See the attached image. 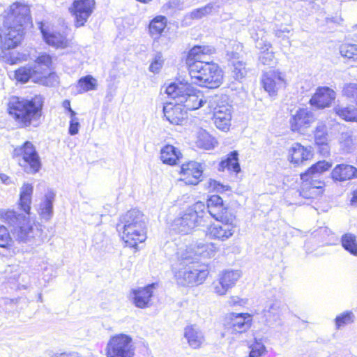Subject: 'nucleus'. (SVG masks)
<instances>
[{
  "instance_id": "nucleus-37",
  "label": "nucleus",
  "mask_w": 357,
  "mask_h": 357,
  "mask_svg": "<svg viewBox=\"0 0 357 357\" xmlns=\"http://www.w3.org/2000/svg\"><path fill=\"white\" fill-rule=\"evenodd\" d=\"M256 47L262 50L259 59L262 64L266 66H272L275 64V61L274 54L273 52L268 51L271 47V44L269 43H265L262 40L257 41Z\"/></svg>"
},
{
  "instance_id": "nucleus-7",
  "label": "nucleus",
  "mask_w": 357,
  "mask_h": 357,
  "mask_svg": "<svg viewBox=\"0 0 357 357\" xmlns=\"http://www.w3.org/2000/svg\"><path fill=\"white\" fill-rule=\"evenodd\" d=\"M206 205L198 202L189 207L181 216L176 218L172 225V229L181 234H188L192 230L206 222Z\"/></svg>"
},
{
  "instance_id": "nucleus-60",
  "label": "nucleus",
  "mask_w": 357,
  "mask_h": 357,
  "mask_svg": "<svg viewBox=\"0 0 357 357\" xmlns=\"http://www.w3.org/2000/svg\"><path fill=\"white\" fill-rule=\"evenodd\" d=\"M68 112L70 113V118L76 117L77 113L72 109Z\"/></svg>"
},
{
  "instance_id": "nucleus-22",
  "label": "nucleus",
  "mask_w": 357,
  "mask_h": 357,
  "mask_svg": "<svg viewBox=\"0 0 357 357\" xmlns=\"http://www.w3.org/2000/svg\"><path fill=\"white\" fill-rule=\"evenodd\" d=\"M15 78L22 83H26L29 80L38 83L42 81L43 73L37 65L27 64L15 71Z\"/></svg>"
},
{
  "instance_id": "nucleus-48",
  "label": "nucleus",
  "mask_w": 357,
  "mask_h": 357,
  "mask_svg": "<svg viewBox=\"0 0 357 357\" xmlns=\"http://www.w3.org/2000/svg\"><path fill=\"white\" fill-rule=\"evenodd\" d=\"M340 146L342 149L345 152H351L353 149L354 142L352 136L349 132H343L340 137Z\"/></svg>"
},
{
  "instance_id": "nucleus-10",
  "label": "nucleus",
  "mask_w": 357,
  "mask_h": 357,
  "mask_svg": "<svg viewBox=\"0 0 357 357\" xmlns=\"http://www.w3.org/2000/svg\"><path fill=\"white\" fill-rule=\"evenodd\" d=\"M215 104L213 107V123L220 130L227 131L231 126L232 107L227 102L226 96H215L213 98Z\"/></svg>"
},
{
  "instance_id": "nucleus-45",
  "label": "nucleus",
  "mask_w": 357,
  "mask_h": 357,
  "mask_svg": "<svg viewBox=\"0 0 357 357\" xmlns=\"http://www.w3.org/2000/svg\"><path fill=\"white\" fill-rule=\"evenodd\" d=\"M342 96L357 104V83H346L342 90Z\"/></svg>"
},
{
  "instance_id": "nucleus-59",
  "label": "nucleus",
  "mask_w": 357,
  "mask_h": 357,
  "mask_svg": "<svg viewBox=\"0 0 357 357\" xmlns=\"http://www.w3.org/2000/svg\"><path fill=\"white\" fill-rule=\"evenodd\" d=\"M79 122V119L76 117L70 118V123H77Z\"/></svg>"
},
{
  "instance_id": "nucleus-36",
  "label": "nucleus",
  "mask_w": 357,
  "mask_h": 357,
  "mask_svg": "<svg viewBox=\"0 0 357 357\" xmlns=\"http://www.w3.org/2000/svg\"><path fill=\"white\" fill-rule=\"evenodd\" d=\"M55 194L52 191H48L44 197V199L40 204L39 213L40 216L48 220L53 214V202Z\"/></svg>"
},
{
  "instance_id": "nucleus-40",
  "label": "nucleus",
  "mask_w": 357,
  "mask_h": 357,
  "mask_svg": "<svg viewBox=\"0 0 357 357\" xmlns=\"http://www.w3.org/2000/svg\"><path fill=\"white\" fill-rule=\"evenodd\" d=\"M335 111L342 119L347 121L357 122V109L354 106H337L335 108Z\"/></svg>"
},
{
  "instance_id": "nucleus-39",
  "label": "nucleus",
  "mask_w": 357,
  "mask_h": 357,
  "mask_svg": "<svg viewBox=\"0 0 357 357\" xmlns=\"http://www.w3.org/2000/svg\"><path fill=\"white\" fill-rule=\"evenodd\" d=\"M215 49L211 46H195L189 52V59L194 60V62L197 61H204V58L206 55L213 54Z\"/></svg>"
},
{
  "instance_id": "nucleus-56",
  "label": "nucleus",
  "mask_w": 357,
  "mask_h": 357,
  "mask_svg": "<svg viewBox=\"0 0 357 357\" xmlns=\"http://www.w3.org/2000/svg\"><path fill=\"white\" fill-rule=\"evenodd\" d=\"M239 298L238 297H231L229 301L230 305H235L238 303Z\"/></svg>"
},
{
  "instance_id": "nucleus-11",
  "label": "nucleus",
  "mask_w": 357,
  "mask_h": 357,
  "mask_svg": "<svg viewBox=\"0 0 357 357\" xmlns=\"http://www.w3.org/2000/svg\"><path fill=\"white\" fill-rule=\"evenodd\" d=\"M217 224L208 228L207 234L211 238L225 241L231 237L236 228L235 215H229L225 220H218Z\"/></svg>"
},
{
  "instance_id": "nucleus-44",
  "label": "nucleus",
  "mask_w": 357,
  "mask_h": 357,
  "mask_svg": "<svg viewBox=\"0 0 357 357\" xmlns=\"http://www.w3.org/2000/svg\"><path fill=\"white\" fill-rule=\"evenodd\" d=\"M215 9L214 3H209L205 6L193 10L190 13V17L193 20H199L211 13Z\"/></svg>"
},
{
  "instance_id": "nucleus-46",
  "label": "nucleus",
  "mask_w": 357,
  "mask_h": 357,
  "mask_svg": "<svg viewBox=\"0 0 357 357\" xmlns=\"http://www.w3.org/2000/svg\"><path fill=\"white\" fill-rule=\"evenodd\" d=\"M52 62V57L49 54L43 53L40 54L36 59L35 62L31 64L37 65L39 68H40L43 73V77H45V70L50 67Z\"/></svg>"
},
{
  "instance_id": "nucleus-17",
  "label": "nucleus",
  "mask_w": 357,
  "mask_h": 357,
  "mask_svg": "<svg viewBox=\"0 0 357 357\" xmlns=\"http://www.w3.org/2000/svg\"><path fill=\"white\" fill-rule=\"evenodd\" d=\"M94 7V0H75L73 2L71 12L75 17L76 27L84 25L93 13Z\"/></svg>"
},
{
  "instance_id": "nucleus-21",
  "label": "nucleus",
  "mask_w": 357,
  "mask_h": 357,
  "mask_svg": "<svg viewBox=\"0 0 357 357\" xmlns=\"http://www.w3.org/2000/svg\"><path fill=\"white\" fill-rule=\"evenodd\" d=\"M336 98L335 91L328 86H319L310 98V104L317 109L329 107Z\"/></svg>"
},
{
  "instance_id": "nucleus-8",
  "label": "nucleus",
  "mask_w": 357,
  "mask_h": 357,
  "mask_svg": "<svg viewBox=\"0 0 357 357\" xmlns=\"http://www.w3.org/2000/svg\"><path fill=\"white\" fill-rule=\"evenodd\" d=\"M13 155L17 160L19 165L23 168L25 172L34 174L40 169V157L31 142L26 141L22 146L16 147L13 151Z\"/></svg>"
},
{
  "instance_id": "nucleus-29",
  "label": "nucleus",
  "mask_w": 357,
  "mask_h": 357,
  "mask_svg": "<svg viewBox=\"0 0 357 357\" xmlns=\"http://www.w3.org/2000/svg\"><path fill=\"white\" fill-rule=\"evenodd\" d=\"M117 225H122V227H146L144 214L137 209H132L123 215Z\"/></svg>"
},
{
  "instance_id": "nucleus-31",
  "label": "nucleus",
  "mask_w": 357,
  "mask_h": 357,
  "mask_svg": "<svg viewBox=\"0 0 357 357\" xmlns=\"http://www.w3.org/2000/svg\"><path fill=\"white\" fill-rule=\"evenodd\" d=\"M282 303L278 300L270 301L264 309L266 324L271 326L280 319L282 314Z\"/></svg>"
},
{
  "instance_id": "nucleus-35",
  "label": "nucleus",
  "mask_w": 357,
  "mask_h": 357,
  "mask_svg": "<svg viewBox=\"0 0 357 357\" xmlns=\"http://www.w3.org/2000/svg\"><path fill=\"white\" fill-rule=\"evenodd\" d=\"M167 23V19L162 15H158L149 23V31L151 36L154 39H158Z\"/></svg>"
},
{
  "instance_id": "nucleus-43",
  "label": "nucleus",
  "mask_w": 357,
  "mask_h": 357,
  "mask_svg": "<svg viewBox=\"0 0 357 357\" xmlns=\"http://www.w3.org/2000/svg\"><path fill=\"white\" fill-rule=\"evenodd\" d=\"M96 79L91 75H87L79 80L77 87L79 93H81L96 89Z\"/></svg>"
},
{
  "instance_id": "nucleus-20",
  "label": "nucleus",
  "mask_w": 357,
  "mask_h": 357,
  "mask_svg": "<svg viewBox=\"0 0 357 357\" xmlns=\"http://www.w3.org/2000/svg\"><path fill=\"white\" fill-rule=\"evenodd\" d=\"M205 211L206 212V220L208 218V214L217 221L225 220L229 218V215H234L224 206L222 199L218 195H212L207 200Z\"/></svg>"
},
{
  "instance_id": "nucleus-12",
  "label": "nucleus",
  "mask_w": 357,
  "mask_h": 357,
  "mask_svg": "<svg viewBox=\"0 0 357 357\" xmlns=\"http://www.w3.org/2000/svg\"><path fill=\"white\" fill-rule=\"evenodd\" d=\"M252 315L248 313L232 312L226 315L224 326L231 334L246 332L252 326Z\"/></svg>"
},
{
  "instance_id": "nucleus-50",
  "label": "nucleus",
  "mask_w": 357,
  "mask_h": 357,
  "mask_svg": "<svg viewBox=\"0 0 357 357\" xmlns=\"http://www.w3.org/2000/svg\"><path fill=\"white\" fill-rule=\"evenodd\" d=\"M164 60L161 53H157L150 64L149 70L153 73H158L162 67Z\"/></svg>"
},
{
  "instance_id": "nucleus-38",
  "label": "nucleus",
  "mask_w": 357,
  "mask_h": 357,
  "mask_svg": "<svg viewBox=\"0 0 357 357\" xmlns=\"http://www.w3.org/2000/svg\"><path fill=\"white\" fill-rule=\"evenodd\" d=\"M238 155V153L236 151L231 152L225 160L221 161L220 169L222 170L227 169L230 172L238 173L241 171V168Z\"/></svg>"
},
{
  "instance_id": "nucleus-14",
  "label": "nucleus",
  "mask_w": 357,
  "mask_h": 357,
  "mask_svg": "<svg viewBox=\"0 0 357 357\" xmlns=\"http://www.w3.org/2000/svg\"><path fill=\"white\" fill-rule=\"evenodd\" d=\"M241 276L238 270H225L222 271L219 278L213 282L214 292L219 296L225 295L232 289Z\"/></svg>"
},
{
  "instance_id": "nucleus-25",
  "label": "nucleus",
  "mask_w": 357,
  "mask_h": 357,
  "mask_svg": "<svg viewBox=\"0 0 357 357\" xmlns=\"http://www.w3.org/2000/svg\"><path fill=\"white\" fill-rule=\"evenodd\" d=\"M178 250H184L186 253L188 250H191L192 252L188 255H191V260L198 261L199 258H211L213 257L216 252V248L213 243H198L185 248H180Z\"/></svg>"
},
{
  "instance_id": "nucleus-32",
  "label": "nucleus",
  "mask_w": 357,
  "mask_h": 357,
  "mask_svg": "<svg viewBox=\"0 0 357 357\" xmlns=\"http://www.w3.org/2000/svg\"><path fill=\"white\" fill-rule=\"evenodd\" d=\"M314 137L315 143L322 146L321 153L324 155L328 154L329 153L328 129L326 123L323 121L317 123L314 130Z\"/></svg>"
},
{
  "instance_id": "nucleus-33",
  "label": "nucleus",
  "mask_w": 357,
  "mask_h": 357,
  "mask_svg": "<svg viewBox=\"0 0 357 357\" xmlns=\"http://www.w3.org/2000/svg\"><path fill=\"white\" fill-rule=\"evenodd\" d=\"M181 157V151L172 145L167 144L160 150V160L165 164L174 165Z\"/></svg>"
},
{
  "instance_id": "nucleus-6",
  "label": "nucleus",
  "mask_w": 357,
  "mask_h": 357,
  "mask_svg": "<svg viewBox=\"0 0 357 357\" xmlns=\"http://www.w3.org/2000/svg\"><path fill=\"white\" fill-rule=\"evenodd\" d=\"M189 75L192 83L209 89L218 88L222 81V72L213 63L197 61L189 66Z\"/></svg>"
},
{
  "instance_id": "nucleus-34",
  "label": "nucleus",
  "mask_w": 357,
  "mask_h": 357,
  "mask_svg": "<svg viewBox=\"0 0 357 357\" xmlns=\"http://www.w3.org/2000/svg\"><path fill=\"white\" fill-rule=\"evenodd\" d=\"M332 166L331 162L325 160L319 161L318 162L312 165L307 171L301 174V178L305 181H312L316 176L329 169Z\"/></svg>"
},
{
  "instance_id": "nucleus-47",
  "label": "nucleus",
  "mask_w": 357,
  "mask_h": 357,
  "mask_svg": "<svg viewBox=\"0 0 357 357\" xmlns=\"http://www.w3.org/2000/svg\"><path fill=\"white\" fill-rule=\"evenodd\" d=\"M214 140L211 138V135H209L206 132H202L199 137L197 144L198 146L206 149L209 150L214 147Z\"/></svg>"
},
{
  "instance_id": "nucleus-42",
  "label": "nucleus",
  "mask_w": 357,
  "mask_h": 357,
  "mask_svg": "<svg viewBox=\"0 0 357 357\" xmlns=\"http://www.w3.org/2000/svg\"><path fill=\"white\" fill-rule=\"evenodd\" d=\"M341 241L343 248L347 251L354 256H357V243L355 235L346 234L342 236Z\"/></svg>"
},
{
  "instance_id": "nucleus-49",
  "label": "nucleus",
  "mask_w": 357,
  "mask_h": 357,
  "mask_svg": "<svg viewBox=\"0 0 357 357\" xmlns=\"http://www.w3.org/2000/svg\"><path fill=\"white\" fill-rule=\"evenodd\" d=\"M354 321V314L351 312H344L335 318V324L337 328L352 323Z\"/></svg>"
},
{
  "instance_id": "nucleus-58",
  "label": "nucleus",
  "mask_w": 357,
  "mask_h": 357,
  "mask_svg": "<svg viewBox=\"0 0 357 357\" xmlns=\"http://www.w3.org/2000/svg\"><path fill=\"white\" fill-rule=\"evenodd\" d=\"M357 202V189L354 191L353 192V197L351 199V202L353 204L354 202Z\"/></svg>"
},
{
  "instance_id": "nucleus-53",
  "label": "nucleus",
  "mask_w": 357,
  "mask_h": 357,
  "mask_svg": "<svg viewBox=\"0 0 357 357\" xmlns=\"http://www.w3.org/2000/svg\"><path fill=\"white\" fill-rule=\"evenodd\" d=\"M52 357H82L77 353L71 352V353H62L59 354L54 355Z\"/></svg>"
},
{
  "instance_id": "nucleus-55",
  "label": "nucleus",
  "mask_w": 357,
  "mask_h": 357,
  "mask_svg": "<svg viewBox=\"0 0 357 357\" xmlns=\"http://www.w3.org/2000/svg\"><path fill=\"white\" fill-rule=\"evenodd\" d=\"M290 31L287 28H284V29H277L275 31V34L277 37L280 38L282 37V34L283 33L287 32L289 33Z\"/></svg>"
},
{
  "instance_id": "nucleus-2",
  "label": "nucleus",
  "mask_w": 357,
  "mask_h": 357,
  "mask_svg": "<svg viewBox=\"0 0 357 357\" xmlns=\"http://www.w3.org/2000/svg\"><path fill=\"white\" fill-rule=\"evenodd\" d=\"M29 8L24 4L15 3L10 6L6 23L8 26L0 29V60L9 65L20 61V58L10 50L17 47L24 35V26L31 22Z\"/></svg>"
},
{
  "instance_id": "nucleus-28",
  "label": "nucleus",
  "mask_w": 357,
  "mask_h": 357,
  "mask_svg": "<svg viewBox=\"0 0 357 357\" xmlns=\"http://www.w3.org/2000/svg\"><path fill=\"white\" fill-rule=\"evenodd\" d=\"M183 335L188 345L193 349L200 348L205 340L202 331L196 325L185 326Z\"/></svg>"
},
{
  "instance_id": "nucleus-9",
  "label": "nucleus",
  "mask_w": 357,
  "mask_h": 357,
  "mask_svg": "<svg viewBox=\"0 0 357 357\" xmlns=\"http://www.w3.org/2000/svg\"><path fill=\"white\" fill-rule=\"evenodd\" d=\"M135 342L132 337L127 334L114 335L107 344V357H135Z\"/></svg>"
},
{
  "instance_id": "nucleus-3",
  "label": "nucleus",
  "mask_w": 357,
  "mask_h": 357,
  "mask_svg": "<svg viewBox=\"0 0 357 357\" xmlns=\"http://www.w3.org/2000/svg\"><path fill=\"white\" fill-rule=\"evenodd\" d=\"M43 105V102L40 96L31 99L12 96L9 99L7 109L15 122L20 127L25 128L31 125L36 126L38 124Z\"/></svg>"
},
{
  "instance_id": "nucleus-30",
  "label": "nucleus",
  "mask_w": 357,
  "mask_h": 357,
  "mask_svg": "<svg viewBox=\"0 0 357 357\" xmlns=\"http://www.w3.org/2000/svg\"><path fill=\"white\" fill-rule=\"evenodd\" d=\"M357 177V168L348 164H340L331 172V178L336 181H345Z\"/></svg>"
},
{
  "instance_id": "nucleus-52",
  "label": "nucleus",
  "mask_w": 357,
  "mask_h": 357,
  "mask_svg": "<svg viewBox=\"0 0 357 357\" xmlns=\"http://www.w3.org/2000/svg\"><path fill=\"white\" fill-rule=\"evenodd\" d=\"M80 127V123H70L68 132L70 135H77L79 132V129Z\"/></svg>"
},
{
  "instance_id": "nucleus-54",
  "label": "nucleus",
  "mask_w": 357,
  "mask_h": 357,
  "mask_svg": "<svg viewBox=\"0 0 357 357\" xmlns=\"http://www.w3.org/2000/svg\"><path fill=\"white\" fill-rule=\"evenodd\" d=\"M0 179L3 183H5L6 185H8L10 183V179L9 178V176H8L7 175H6L4 174H0Z\"/></svg>"
},
{
  "instance_id": "nucleus-13",
  "label": "nucleus",
  "mask_w": 357,
  "mask_h": 357,
  "mask_svg": "<svg viewBox=\"0 0 357 357\" xmlns=\"http://www.w3.org/2000/svg\"><path fill=\"white\" fill-rule=\"evenodd\" d=\"M243 50L241 43L233 41L227 50V58L233 66L232 70L233 77L238 81L243 79L247 75L245 63L243 61H240V54Z\"/></svg>"
},
{
  "instance_id": "nucleus-26",
  "label": "nucleus",
  "mask_w": 357,
  "mask_h": 357,
  "mask_svg": "<svg viewBox=\"0 0 357 357\" xmlns=\"http://www.w3.org/2000/svg\"><path fill=\"white\" fill-rule=\"evenodd\" d=\"M39 29L43 35V39L47 44L56 48H65L68 45V40L59 33L50 31L43 22L39 24Z\"/></svg>"
},
{
  "instance_id": "nucleus-1",
  "label": "nucleus",
  "mask_w": 357,
  "mask_h": 357,
  "mask_svg": "<svg viewBox=\"0 0 357 357\" xmlns=\"http://www.w3.org/2000/svg\"><path fill=\"white\" fill-rule=\"evenodd\" d=\"M33 192L32 184L24 183L20 188L19 205L26 215L13 210L0 211L1 220L11 227L14 236L20 242L40 245L43 239V230L39 225H32L27 215L30 213L31 198Z\"/></svg>"
},
{
  "instance_id": "nucleus-19",
  "label": "nucleus",
  "mask_w": 357,
  "mask_h": 357,
  "mask_svg": "<svg viewBox=\"0 0 357 357\" xmlns=\"http://www.w3.org/2000/svg\"><path fill=\"white\" fill-rule=\"evenodd\" d=\"M180 173L182 176L181 181L187 185H197L201 181L203 167L202 164L197 162L190 161L182 165Z\"/></svg>"
},
{
  "instance_id": "nucleus-15",
  "label": "nucleus",
  "mask_w": 357,
  "mask_h": 357,
  "mask_svg": "<svg viewBox=\"0 0 357 357\" xmlns=\"http://www.w3.org/2000/svg\"><path fill=\"white\" fill-rule=\"evenodd\" d=\"M314 113L307 108H300L292 114L289 123L292 131L305 133L315 121Z\"/></svg>"
},
{
  "instance_id": "nucleus-24",
  "label": "nucleus",
  "mask_w": 357,
  "mask_h": 357,
  "mask_svg": "<svg viewBox=\"0 0 357 357\" xmlns=\"http://www.w3.org/2000/svg\"><path fill=\"white\" fill-rule=\"evenodd\" d=\"M261 82L265 91L271 96L275 95L278 90L285 84L282 73L275 70L264 73Z\"/></svg>"
},
{
  "instance_id": "nucleus-16",
  "label": "nucleus",
  "mask_w": 357,
  "mask_h": 357,
  "mask_svg": "<svg viewBox=\"0 0 357 357\" xmlns=\"http://www.w3.org/2000/svg\"><path fill=\"white\" fill-rule=\"evenodd\" d=\"M116 229L121 232V238L127 246L135 248L144 242L146 238V227H122V225H117Z\"/></svg>"
},
{
  "instance_id": "nucleus-23",
  "label": "nucleus",
  "mask_w": 357,
  "mask_h": 357,
  "mask_svg": "<svg viewBox=\"0 0 357 357\" xmlns=\"http://www.w3.org/2000/svg\"><path fill=\"white\" fill-rule=\"evenodd\" d=\"M163 113L167 120L172 124L181 125L187 119L186 109L177 101L175 104L166 103L163 107Z\"/></svg>"
},
{
  "instance_id": "nucleus-57",
  "label": "nucleus",
  "mask_w": 357,
  "mask_h": 357,
  "mask_svg": "<svg viewBox=\"0 0 357 357\" xmlns=\"http://www.w3.org/2000/svg\"><path fill=\"white\" fill-rule=\"evenodd\" d=\"M63 107L67 109L68 111L70 110L72 108L70 107V102L69 100H66L63 102V104H62Z\"/></svg>"
},
{
  "instance_id": "nucleus-5",
  "label": "nucleus",
  "mask_w": 357,
  "mask_h": 357,
  "mask_svg": "<svg viewBox=\"0 0 357 357\" xmlns=\"http://www.w3.org/2000/svg\"><path fill=\"white\" fill-rule=\"evenodd\" d=\"M166 93L186 110L197 109L206 102L202 92L184 79L178 83H171L166 89Z\"/></svg>"
},
{
  "instance_id": "nucleus-27",
  "label": "nucleus",
  "mask_w": 357,
  "mask_h": 357,
  "mask_svg": "<svg viewBox=\"0 0 357 357\" xmlns=\"http://www.w3.org/2000/svg\"><path fill=\"white\" fill-rule=\"evenodd\" d=\"M312 157L310 146L305 147L299 143H294L289 150V160L291 163L300 165Z\"/></svg>"
},
{
  "instance_id": "nucleus-18",
  "label": "nucleus",
  "mask_w": 357,
  "mask_h": 357,
  "mask_svg": "<svg viewBox=\"0 0 357 357\" xmlns=\"http://www.w3.org/2000/svg\"><path fill=\"white\" fill-rule=\"evenodd\" d=\"M155 286L156 284L152 283L144 287L132 289L130 292V298L135 306L142 309L151 307Z\"/></svg>"
},
{
  "instance_id": "nucleus-4",
  "label": "nucleus",
  "mask_w": 357,
  "mask_h": 357,
  "mask_svg": "<svg viewBox=\"0 0 357 357\" xmlns=\"http://www.w3.org/2000/svg\"><path fill=\"white\" fill-rule=\"evenodd\" d=\"M191 250H178L177 258L178 264L174 268V278L177 283L181 286L199 284L204 282L208 275L206 266L198 261L191 260Z\"/></svg>"
},
{
  "instance_id": "nucleus-41",
  "label": "nucleus",
  "mask_w": 357,
  "mask_h": 357,
  "mask_svg": "<svg viewBox=\"0 0 357 357\" xmlns=\"http://www.w3.org/2000/svg\"><path fill=\"white\" fill-rule=\"evenodd\" d=\"M341 56L352 61H357V45L345 43L339 47Z\"/></svg>"
},
{
  "instance_id": "nucleus-51",
  "label": "nucleus",
  "mask_w": 357,
  "mask_h": 357,
  "mask_svg": "<svg viewBox=\"0 0 357 357\" xmlns=\"http://www.w3.org/2000/svg\"><path fill=\"white\" fill-rule=\"evenodd\" d=\"M11 241V237L7 228L0 225V247L6 248Z\"/></svg>"
}]
</instances>
